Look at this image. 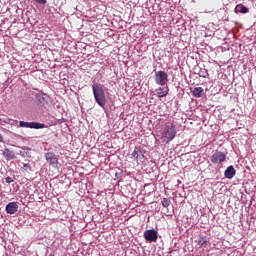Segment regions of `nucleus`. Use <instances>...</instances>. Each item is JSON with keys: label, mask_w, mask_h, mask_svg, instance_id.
I'll return each mask as SVG.
<instances>
[{"label": "nucleus", "mask_w": 256, "mask_h": 256, "mask_svg": "<svg viewBox=\"0 0 256 256\" xmlns=\"http://www.w3.org/2000/svg\"><path fill=\"white\" fill-rule=\"evenodd\" d=\"M19 210V204L17 202H10L6 205V212L9 215H15V213Z\"/></svg>", "instance_id": "9"}, {"label": "nucleus", "mask_w": 256, "mask_h": 256, "mask_svg": "<svg viewBox=\"0 0 256 256\" xmlns=\"http://www.w3.org/2000/svg\"><path fill=\"white\" fill-rule=\"evenodd\" d=\"M177 136V127L175 126V123L173 122H167L164 124L161 130V139L165 143H171L173 141L174 137Z\"/></svg>", "instance_id": "1"}, {"label": "nucleus", "mask_w": 256, "mask_h": 256, "mask_svg": "<svg viewBox=\"0 0 256 256\" xmlns=\"http://www.w3.org/2000/svg\"><path fill=\"white\" fill-rule=\"evenodd\" d=\"M209 76V73L207 72V70H205V72L202 71V74H200V77H207Z\"/></svg>", "instance_id": "20"}, {"label": "nucleus", "mask_w": 256, "mask_h": 256, "mask_svg": "<svg viewBox=\"0 0 256 256\" xmlns=\"http://www.w3.org/2000/svg\"><path fill=\"white\" fill-rule=\"evenodd\" d=\"M6 183H8L10 185V183H13L15 180L13 178H11V176H8L5 178Z\"/></svg>", "instance_id": "18"}, {"label": "nucleus", "mask_w": 256, "mask_h": 256, "mask_svg": "<svg viewBox=\"0 0 256 256\" xmlns=\"http://www.w3.org/2000/svg\"><path fill=\"white\" fill-rule=\"evenodd\" d=\"M3 156L5 157L6 161H12V159H15V152L10 149H5Z\"/></svg>", "instance_id": "13"}, {"label": "nucleus", "mask_w": 256, "mask_h": 256, "mask_svg": "<svg viewBox=\"0 0 256 256\" xmlns=\"http://www.w3.org/2000/svg\"><path fill=\"white\" fill-rule=\"evenodd\" d=\"M156 85H160L161 87L167 85L169 83V74L163 70H159L155 72L154 75Z\"/></svg>", "instance_id": "3"}, {"label": "nucleus", "mask_w": 256, "mask_h": 256, "mask_svg": "<svg viewBox=\"0 0 256 256\" xmlns=\"http://www.w3.org/2000/svg\"><path fill=\"white\" fill-rule=\"evenodd\" d=\"M156 94H157V97H159V98L167 97L169 95V86H167V84H166L162 87L157 88Z\"/></svg>", "instance_id": "10"}, {"label": "nucleus", "mask_w": 256, "mask_h": 256, "mask_svg": "<svg viewBox=\"0 0 256 256\" xmlns=\"http://www.w3.org/2000/svg\"><path fill=\"white\" fill-rule=\"evenodd\" d=\"M144 239L148 241V243H157L158 233L155 229L146 230L144 232Z\"/></svg>", "instance_id": "7"}, {"label": "nucleus", "mask_w": 256, "mask_h": 256, "mask_svg": "<svg viewBox=\"0 0 256 256\" xmlns=\"http://www.w3.org/2000/svg\"><path fill=\"white\" fill-rule=\"evenodd\" d=\"M162 206H164L165 208L169 207V205H171V200L167 199V198H163L161 201Z\"/></svg>", "instance_id": "16"}, {"label": "nucleus", "mask_w": 256, "mask_h": 256, "mask_svg": "<svg viewBox=\"0 0 256 256\" xmlns=\"http://www.w3.org/2000/svg\"><path fill=\"white\" fill-rule=\"evenodd\" d=\"M45 159L49 165H52V167H55V165L59 163V159H57V156L53 152H47L45 154Z\"/></svg>", "instance_id": "8"}, {"label": "nucleus", "mask_w": 256, "mask_h": 256, "mask_svg": "<svg viewBox=\"0 0 256 256\" xmlns=\"http://www.w3.org/2000/svg\"><path fill=\"white\" fill-rule=\"evenodd\" d=\"M36 3H39L40 5H45L47 3V0H34Z\"/></svg>", "instance_id": "19"}, {"label": "nucleus", "mask_w": 256, "mask_h": 256, "mask_svg": "<svg viewBox=\"0 0 256 256\" xmlns=\"http://www.w3.org/2000/svg\"><path fill=\"white\" fill-rule=\"evenodd\" d=\"M0 143H3V135L0 134Z\"/></svg>", "instance_id": "21"}, {"label": "nucleus", "mask_w": 256, "mask_h": 256, "mask_svg": "<svg viewBox=\"0 0 256 256\" xmlns=\"http://www.w3.org/2000/svg\"><path fill=\"white\" fill-rule=\"evenodd\" d=\"M192 95H194L197 98L203 97V95H205V90H203V87H196L192 91Z\"/></svg>", "instance_id": "15"}, {"label": "nucleus", "mask_w": 256, "mask_h": 256, "mask_svg": "<svg viewBox=\"0 0 256 256\" xmlns=\"http://www.w3.org/2000/svg\"><path fill=\"white\" fill-rule=\"evenodd\" d=\"M198 247H207L209 245V238L207 236H199L197 240Z\"/></svg>", "instance_id": "12"}, {"label": "nucleus", "mask_w": 256, "mask_h": 256, "mask_svg": "<svg viewBox=\"0 0 256 256\" xmlns=\"http://www.w3.org/2000/svg\"><path fill=\"white\" fill-rule=\"evenodd\" d=\"M92 91L96 103L100 107H105L107 99L105 98V90H103V86L101 84H94L92 86Z\"/></svg>", "instance_id": "2"}, {"label": "nucleus", "mask_w": 256, "mask_h": 256, "mask_svg": "<svg viewBox=\"0 0 256 256\" xmlns=\"http://www.w3.org/2000/svg\"><path fill=\"white\" fill-rule=\"evenodd\" d=\"M19 127H24L25 129H45V124L39 122L20 121Z\"/></svg>", "instance_id": "6"}, {"label": "nucleus", "mask_w": 256, "mask_h": 256, "mask_svg": "<svg viewBox=\"0 0 256 256\" xmlns=\"http://www.w3.org/2000/svg\"><path fill=\"white\" fill-rule=\"evenodd\" d=\"M213 165H221L227 161V154L225 152L216 151L210 158Z\"/></svg>", "instance_id": "4"}, {"label": "nucleus", "mask_w": 256, "mask_h": 256, "mask_svg": "<svg viewBox=\"0 0 256 256\" xmlns=\"http://www.w3.org/2000/svg\"><path fill=\"white\" fill-rule=\"evenodd\" d=\"M133 161H143L145 160V150L141 146H136L131 154Z\"/></svg>", "instance_id": "5"}, {"label": "nucleus", "mask_w": 256, "mask_h": 256, "mask_svg": "<svg viewBox=\"0 0 256 256\" xmlns=\"http://www.w3.org/2000/svg\"><path fill=\"white\" fill-rule=\"evenodd\" d=\"M237 171L235 170V168L233 166H228L226 168V170L224 171V177H226V179H233V177H235Z\"/></svg>", "instance_id": "11"}, {"label": "nucleus", "mask_w": 256, "mask_h": 256, "mask_svg": "<svg viewBox=\"0 0 256 256\" xmlns=\"http://www.w3.org/2000/svg\"><path fill=\"white\" fill-rule=\"evenodd\" d=\"M23 171L29 172L31 171V165L23 163Z\"/></svg>", "instance_id": "17"}, {"label": "nucleus", "mask_w": 256, "mask_h": 256, "mask_svg": "<svg viewBox=\"0 0 256 256\" xmlns=\"http://www.w3.org/2000/svg\"><path fill=\"white\" fill-rule=\"evenodd\" d=\"M235 13H242V14H246L249 12V8H247L245 5L243 4H238L236 5L235 9H234Z\"/></svg>", "instance_id": "14"}]
</instances>
